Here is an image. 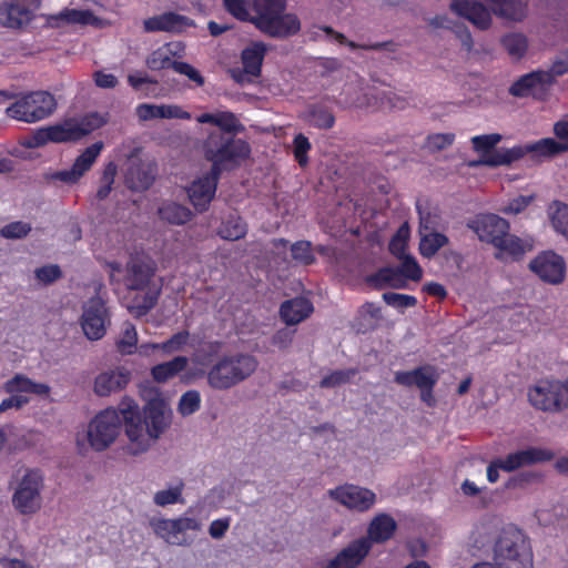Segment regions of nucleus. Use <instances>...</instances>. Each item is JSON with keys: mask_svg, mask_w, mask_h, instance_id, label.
Wrapping results in <instances>:
<instances>
[{"mask_svg": "<svg viewBox=\"0 0 568 568\" xmlns=\"http://www.w3.org/2000/svg\"><path fill=\"white\" fill-rule=\"evenodd\" d=\"M45 180L50 181V182L60 181L65 184H73V183H77L80 180V178L72 166L69 170H61V171L47 173Z\"/></svg>", "mask_w": 568, "mask_h": 568, "instance_id": "obj_64", "label": "nucleus"}, {"mask_svg": "<svg viewBox=\"0 0 568 568\" xmlns=\"http://www.w3.org/2000/svg\"><path fill=\"white\" fill-rule=\"evenodd\" d=\"M437 379L438 374L432 366H424L409 372H397L395 375L396 383L404 386L415 385L419 389L433 388Z\"/></svg>", "mask_w": 568, "mask_h": 568, "instance_id": "obj_29", "label": "nucleus"}, {"mask_svg": "<svg viewBox=\"0 0 568 568\" xmlns=\"http://www.w3.org/2000/svg\"><path fill=\"white\" fill-rule=\"evenodd\" d=\"M552 458V452L547 448L529 447L508 454L504 457L503 459L505 464L503 465V470L510 473L525 466L548 462Z\"/></svg>", "mask_w": 568, "mask_h": 568, "instance_id": "obj_20", "label": "nucleus"}, {"mask_svg": "<svg viewBox=\"0 0 568 568\" xmlns=\"http://www.w3.org/2000/svg\"><path fill=\"white\" fill-rule=\"evenodd\" d=\"M103 149L102 142H95L88 146L74 161L73 169L81 179L91 169Z\"/></svg>", "mask_w": 568, "mask_h": 568, "instance_id": "obj_45", "label": "nucleus"}, {"mask_svg": "<svg viewBox=\"0 0 568 568\" xmlns=\"http://www.w3.org/2000/svg\"><path fill=\"white\" fill-rule=\"evenodd\" d=\"M383 300L389 306H393L400 311L408 308V307H413L417 303L416 297H414L412 295L398 294V293H384Z\"/></svg>", "mask_w": 568, "mask_h": 568, "instance_id": "obj_56", "label": "nucleus"}, {"mask_svg": "<svg viewBox=\"0 0 568 568\" xmlns=\"http://www.w3.org/2000/svg\"><path fill=\"white\" fill-rule=\"evenodd\" d=\"M371 551L369 540L358 538L343 548L325 568H356Z\"/></svg>", "mask_w": 568, "mask_h": 568, "instance_id": "obj_19", "label": "nucleus"}, {"mask_svg": "<svg viewBox=\"0 0 568 568\" xmlns=\"http://www.w3.org/2000/svg\"><path fill=\"white\" fill-rule=\"evenodd\" d=\"M185 485L182 479H175L169 483L164 488L153 494V504L158 507H166L176 504H183V491Z\"/></svg>", "mask_w": 568, "mask_h": 568, "instance_id": "obj_36", "label": "nucleus"}, {"mask_svg": "<svg viewBox=\"0 0 568 568\" xmlns=\"http://www.w3.org/2000/svg\"><path fill=\"white\" fill-rule=\"evenodd\" d=\"M57 108L55 99L45 91H36L21 97L7 108L11 119L26 123H34L48 118Z\"/></svg>", "mask_w": 568, "mask_h": 568, "instance_id": "obj_10", "label": "nucleus"}, {"mask_svg": "<svg viewBox=\"0 0 568 568\" xmlns=\"http://www.w3.org/2000/svg\"><path fill=\"white\" fill-rule=\"evenodd\" d=\"M547 212L554 230L568 240V204L554 201Z\"/></svg>", "mask_w": 568, "mask_h": 568, "instance_id": "obj_42", "label": "nucleus"}, {"mask_svg": "<svg viewBox=\"0 0 568 568\" xmlns=\"http://www.w3.org/2000/svg\"><path fill=\"white\" fill-rule=\"evenodd\" d=\"M449 8L479 30H488L493 26L489 7L479 0H452Z\"/></svg>", "mask_w": 568, "mask_h": 568, "instance_id": "obj_16", "label": "nucleus"}, {"mask_svg": "<svg viewBox=\"0 0 568 568\" xmlns=\"http://www.w3.org/2000/svg\"><path fill=\"white\" fill-rule=\"evenodd\" d=\"M33 274L37 283L42 286L50 285L62 276L60 267L55 264L38 267Z\"/></svg>", "mask_w": 568, "mask_h": 568, "instance_id": "obj_54", "label": "nucleus"}, {"mask_svg": "<svg viewBox=\"0 0 568 568\" xmlns=\"http://www.w3.org/2000/svg\"><path fill=\"white\" fill-rule=\"evenodd\" d=\"M531 201L532 196L519 195L505 204L500 211L505 214H519L530 204Z\"/></svg>", "mask_w": 568, "mask_h": 568, "instance_id": "obj_61", "label": "nucleus"}, {"mask_svg": "<svg viewBox=\"0 0 568 568\" xmlns=\"http://www.w3.org/2000/svg\"><path fill=\"white\" fill-rule=\"evenodd\" d=\"M293 260L297 264L310 265L315 261L311 243L307 241H298L291 246Z\"/></svg>", "mask_w": 568, "mask_h": 568, "instance_id": "obj_53", "label": "nucleus"}, {"mask_svg": "<svg viewBox=\"0 0 568 568\" xmlns=\"http://www.w3.org/2000/svg\"><path fill=\"white\" fill-rule=\"evenodd\" d=\"M106 123V115L98 112L62 122L67 141L79 140Z\"/></svg>", "mask_w": 568, "mask_h": 568, "instance_id": "obj_21", "label": "nucleus"}, {"mask_svg": "<svg viewBox=\"0 0 568 568\" xmlns=\"http://www.w3.org/2000/svg\"><path fill=\"white\" fill-rule=\"evenodd\" d=\"M135 114L142 122L163 119L162 104L142 103L135 108Z\"/></svg>", "mask_w": 568, "mask_h": 568, "instance_id": "obj_57", "label": "nucleus"}, {"mask_svg": "<svg viewBox=\"0 0 568 568\" xmlns=\"http://www.w3.org/2000/svg\"><path fill=\"white\" fill-rule=\"evenodd\" d=\"M503 49L513 60H520L528 50V39L521 32H508L500 39Z\"/></svg>", "mask_w": 568, "mask_h": 568, "instance_id": "obj_41", "label": "nucleus"}, {"mask_svg": "<svg viewBox=\"0 0 568 568\" xmlns=\"http://www.w3.org/2000/svg\"><path fill=\"white\" fill-rule=\"evenodd\" d=\"M327 495L331 499L355 513H366L377 501V495L372 489L354 484L337 486L329 489Z\"/></svg>", "mask_w": 568, "mask_h": 568, "instance_id": "obj_11", "label": "nucleus"}, {"mask_svg": "<svg viewBox=\"0 0 568 568\" xmlns=\"http://www.w3.org/2000/svg\"><path fill=\"white\" fill-rule=\"evenodd\" d=\"M199 123L213 124L220 128L222 131L232 133L239 132L243 129L237 118L230 111H216L213 113H202L196 116Z\"/></svg>", "mask_w": 568, "mask_h": 568, "instance_id": "obj_35", "label": "nucleus"}, {"mask_svg": "<svg viewBox=\"0 0 568 568\" xmlns=\"http://www.w3.org/2000/svg\"><path fill=\"white\" fill-rule=\"evenodd\" d=\"M183 47L180 42H170L154 50L146 59V65L151 70L173 68V58L180 54Z\"/></svg>", "mask_w": 568, "mask_h": 568, "instance_id": "obj_33", "label": "nucleus"}, {"mask_svg": "<svg viewBox=\"0 0 568 568\" xmlns=\"http://www.w3.org/2000/svg\"><path fill=\"white\" fill-rule=\"evenodd\" d=\"M320 30L323 31L324 33H326L327 36H332L334 38V40L337 41L338 43L348 45L352 50H355V49L382 50L383 48H386L388 45L387 43H374V44H369V45L356 44L353 41H347L346 38L342 33L334 32L328 27L321 28Z\"/></svg>", "mask_w": 568, "mask_h": 568, "instance_id": "obj_58", "label": "nucleus"}, {"mask_svg": "<svg viewBox=\"0 0 568 568\" xmlns=\"http://www.w3.org/2000/svg\"><path fill=\"white\" fill-rule=\"evenodd\" d=\"M494 562L497 568H532L531 548L521 531H504L495 546Z\"/></svg>", "mask_w": 568, "mask_h": 568, "instance_id": "obj_6", "label": "nucleus"}, {"mask_svg": "<svg viewBox=\"0 0 568 568\" xmlns=\"http://www.w3.org/2000/svg\"><path fill=\"white\" fill-rule=\"evenodd\" d=\"M398 260L400 261V265L398 267H386L374 275L373 281L375 284L381 286H390L394 288H404L407 280L419 281L422 278L423 270L412 255H407Z\"/></svg>", "mask_w": 568, "mask_h": 568, "instance_id": "obj_12", "label": "nucleus"}, {"mask_svg": "<svg viewBox=\"0 0 568 568\" xmlns=\"http://www.w3.org/2000/svg\"><path fill=\"white\" fill-rule=\"evenodd\" d=\"M229 13L242 21H251L265 34L271 37H287L296 33L300 21L294 14H283L284 0H254L253 12L246 0H223Z\"/></svg>", "mask_w": 568, "mask_h": 568, "instance_id": "obj_4", "label": "nucleus"}, {"mask_svg": "<svg viewBox=\"0 0 568 568\" xmlns=\"http://www.w3.org/2000/svg\"><path fill=\"white\" fill-rule=\"evenodd\" d=\"M38 6V0H4L0 3V23L7 28H21L31 21Z\"/></svg>", "mask_w": 568, "mask_h": 568, "instance_id": "obj_15", "label": "nucleus"}, {"mask_svg": "<svg viewBox=\"0 0 568 568\" xmlns=\"http://www.w3.org/2000/svg\"><path fill=\"white\" fill-rule=\"evenodd\" d=\"M358 314L367 322L366 327L373 326L382 317L381 308L375 303H365L359 308Z\"/></svg>", "mask_w": 568, "mask_h": 568, "instance_id": "obj_63", "label": "nucleus"}, {"mask_svg": "<svg viewBox=\"0 0 568 568\" xmlns=\"http://www.w3.org/2000/svg\"><path fill=\"white\" fill-rule=\"evenodd\" d=\"M409 239V227L405 223L403 224L393 236L389 243V251L397 258L407 256L406 246Z\"/></svg>", "mask_w": 568, "mask_h": 568, "instance_id": "obj_50", "label": "nucleus"}, {"mask_svg": "<svg viewBox=\"0 0 568 568\" xmlns=\"http://www.w3.org/2000/svg\"><path fill=\"white\" fill-rule=\"evenodd\" d=\"M551 83L550 74L544 70L532 71L520 77L509 88V93L517 98H525L532 94L536 90H542Z\"/></svg>", "mask_w": 568, "mask_h": 568, "instance_id": "obj_26", "label": "nucleus"}, {"mask_svg": "<svg viewBox=\"0 0 568 568\" xmlns=\"http://www.w3.org/2000/svg\"><path fill=\"white\" fill-rule=\"evenodd\" d=\"M112 283L122 284L135 296L128 308L135 316L146 314L156 303L161 285L155 280L156 264L145 254H134L123 267L119 262L108 263Z\"/></svg>", "mask_w": 568, "mask_h": 568, "instance_id": "obj_3", "label": "nucleus"}, {"mask_svg": "<svg viewBox=\"0 0 568 568\" xmlns=\"http://www.w3.org/2000/svg\"><path fill=\"white\" fill-rule=\"evenodd\" d=\"M138 344V333L131 323L123 325L122 335L116 342V347L121 354L131 355L135 353Z\"/></svg>", "mask_w": 568, "mask_h": 568, "instance_id": "obj_48", "label": "nucleus"}, {"mask_svg": "<svg viewBox=\"0 0 568 568\" xmlns=\"http://www.w3.org/2000/svg\"><path fill=\"white\" fill-rule=\"evenodd\" d=\"M3 390L10 395L33 394L48 398L51 387L45 383H37L23 374H16L3 384Z\"/></svg>", "mask_w": 568, "mask_h": 568, "instance_id": "obj_25", "label": "nucleus"}, {"mask_svg": "<svg viewBox=\"0 0 568 568\" xmlns=\"http://www.w3.org/2000/svg\"><path fill=\"white\" fill-rule=\"evenodd\" d=\"M153 181L151 173L142 170L139 165L132 162V165L125 174V183L128 186L135 191L148 189Z\"/></svg>", "mask_w": 568, "mask_h": 568, "instance_id": "obj_47", "label": "nucleus"}, {"mask_svg": "<svg viewBox=\"0 0 568 568\" xmlns=\"http://www.w3.org/2000/svg\"><path fill=\"white\" fill-rule=\"evenodd\" d=\"M336 103L342 108H364L368 106V98L364 92V81L354 75L343 88Z\"/></svg>", "mask_w": 568, "mask_h": 568, "instance_id": "obj_28", "label": "nucleus"}, {"mask_svg": "<svg viewBox=\"0 0 568 568\" xmlns=\"http://www.w3.org/2000/svg\"><path fill=\"white\" fill-rule=\"evenodd\" d=\"M419 253L427 258L433 257L442 247L448 243V237L429 226L427 217L420 216L419 225Z\"/></svg>", "mask_w": 568, "mask_h": 568, "instance_id": "obj_27", "label": "nucleus"}, {"mask_svg": "<svg viewBox=\"0 0 568 568\" xmlns=\"http://www.w3.org/2000/svg\"><path fill=\"white\" fill-rule=\"evenodd\" d=\"M201 406V396L197 390H187L185 392L178 404V412L182 416H190L197 412Z\"/></svg>", "mask_w": 568, "mask_h": 568, "instance_id": "obj_51", "label": "nucleus"}, {"mask_svg": "<svg viewBox=\"0 0 568 568\" xmlns=\"http://www.w3.org/2000/svg\"><path fill=\"white\" fill-rule=\"evenodd\" d=\"M150 526L165 542L173 546H190L194 541L190 532L200 531L203 525L199 518L189 516L186 511L178 518H154Z\"/></svg>", "mask_w": 568, "mask_h": 568, "instance_id": "obj_9", "label": "nucleus"}, {"mask_svg": "<svg viewBox=\"0 0 568 568\" xmlns=\"http://www.w3.org/2000/svg\"><path fill=\"white\" fill-rule=\"evenodd\" d=\"M469 227L480 241L495 245L508 232L509 223L496 214H480L469 223Z\"/></svg>", "mask_w": 568, "mask_h": 568, "instance_id": "obj_17", "label": "nucleus"}, {"mask_svg": "<svg viewBox=\"0 0 568 568\" xmlns=\"http://www.w3.org/2000/svg\"><path fill=\"white\" fill-rule=\"evenodd\" d=\"M258 367L257 358L248 353H233L220 357L207 371L206 383L214 390H229L247 378Z\"/></svg>", "mask_w": 568, "mask_h": 568, "instance_id": "obj_5", "label": "nucleus"}, {"mask_svg": "<svg viewBox=\"0 0 568 568\" xmlns=\"http://www.w3.org/2000/svg\"><path fill=\"white\" fill-rule=\"evenodd\" d=\"M355 375L354 369L336 371L321 381V387L331 388L345 384Z\"/></svg>", "mask_w": 568, "mask_h": 568, "instance_id": "obj_59", "label": "nucleus"}, {"mask_svg": "<svg viewBox=\"0 0 568 568\" xmlns=\"http://www.w3.org/2000/svg\"><path fill=\"white\" fill-rule=\"evenodd\" d=\"M247 232L246 224L237 215H230L219 229V235L229 241L242 239Z\"/></svg>", "mask_w": 568, "mask_h": 568, "instance_id": "obj_44", "label": "nucleus"}, {"mask_svg": "<svg viewBox=\"0 0 568 568\" xmlns=\"http://www.w3.org/2000/svg\"><path fill=\"white\" fill-rule=\"evenodd\" d=\"M397 528L395 519L387 514L376 515L369 523L366 539L369 545L373 542H383L390 539Z\"/></svg>", "mask_w": 568, "mask_h": 568, "instance_id": "obj_30", "label": "nucleus"}, {"mask_svg": "<svg viewBox=\"0 0 568 568\" xmlns=\"http://www.w3.org/2000/svg\"><path fill=\"white\" fill-rule=\"evenodd\" d=\"M48 22L52 27L67 26H99L101 20L88 9L65 8L57 14L49 17Z\"/></svg>", "mask_w": 568, "mask_h": 568, "instance_id": "obj_24", "label": "nucleus"}, {"mask_svg": "<svg viewBox=\"0 0 568 568\" xmlns=\"http://www.w3.org/2000/svg\"><path fill=\"white\" fill-rule=\"evenodd\" d=\"M313 312L312 303L303 297L286 301L281 306V317L287 325L304 321Z\"/></svg>", "mask_w": 568, "mask_h": 568, "instance_id": "obj_31", "label": "nucleus"}, {"mask_svg": "<svg viewBox=\"0 0 568 568\" xmlns=\"http://www.w3.org/2000/svg\"><path fill=\"white\" fill-rule=\"evenodd\" d=\"M159 215L162 220L178 225L191 219L190 210L176 203H164L159 209Z\"/></svg>", "mask_w": 568, "mask_h": 568, "instance_id": "obj_46", "label": "nucleus"}, {"mask_svg": "<svg viewBox=\"0 0 568 568\" xmlns=\"http://www.w3.org/2000/svg\"><path fill=\"white\" fill-rule=\"evenodd\" d=\"M190 339V334L186 331L174 334L168 341L160 343L162 355L168 356L184 349Z\"/></svg>", "mask_w": 568, "mask_h": 568, "instance_id": "obj_52", "label": "nucleus"}, {"mask_svg": "<svg viewBox=\"0 0 568 568\" xmlns=\"http://www.w3.org/2000/svg\"><path fill=\"white\" fill-rule=\"evenodd\" d=\"M454 140L453 133H435L428 136L427 145L433 151H439L452 145Z\"/></svg>", "mask_w": 568, "mask_h": 568, "instance_id": "obj_60", "label": "nucleus"}, {"mask_svg": "<svg viewBox=\"0 0 568 568\" xmlns=\"http://www.w3.org/2000/svg\"><path fill=\"white\" fill-rule=\"evenodd\" d=\"M44 489V475L38 468L26 469L18 479L11 503L18 514L33 516L43 505L42 491Z\"/></svg>", "mask_w": 568, "mask_h": 568, "instance_id": "obj_7", "label": "nucleus"}, {"mask_svg": "<svg viewBox=\"0 0 568 568\" xmlns=\"http://www.w3.org/2000/svg\"><path fill=\"white\" fill-rule=\"evenodd\" d=\"M494 246L504 254L519 258L534 248V240L529 236L520 239L506 232V235H503L499 243H496Z\"/></svg>", "mask_w": 568, "mask_h": 568, "instance_id": "obj_34", "label": "nucleus"}, {"mask_svg": "<svg viewBox=\"0 0 568 568\" xmlns=\"http://www.w3.org/2000/svg\"><path fill=\"white\" fill-rule=\"evenodd\" d=\"M131 381V372L124 367L103 371L93 382V392L99 397H108L123 390Z\"/></svg>", "mask_w": 568, "mask_h": 568, "instance_id": "obj_18", "label": "nucleus"}, {"mask_svg": "<svg viewBox=\"0 0 568 568\" xmlns=\"http://www.w3.org/2000/svg\"><path fill=\"white\" fill-rule=\"evenodd\" d=\"M108 322V310L101 297H92L83 304L80 323L84 335L89 339L98 341L102 338L106 332Z\"/></svg>", "mask_w": 568, "mask_h": 568, "instance_id": "obj_13", "label": "nucleus"}, {"mask_svg": "<svg viewBox=\"0 0 568 568\" xmlns=\"http://www.w3.org/2000/svg\"><path fill=\"white\" fill-rule=\"evenodd\" d=\"M302 118L310 125L318 129H329L335 123V118L331 110L321 104H311L303 112Z\"/></svg>", "mask_w": 568, "mask_h": 568, "instance_id": "obj_40", "label": "nucleus"}, {"mask_svg": "<svg viewBox=\"0 0 568 568\" xmlns=\"http://www.w3.org/2000/svg\"><path fill=\"white\" fill-rule=\"evenodd\" d=\"M501 140L503 136L499 133L483 134L473 136L471 144L474 151L481 158L489 154Z\"/></svg>", "mask_w": 568, "mask_h": 568, "instance_id": "obj_49", "label": "nucleus"}, {"mask_svg": "<svg viewBox=\"0 0 568 568\" xmlns=\"http://www.w3.org/2000/svg\"><path fill=\"white\" fill-rule=\"evenodd\" d=\"M491 17L504 21L520 23L528 17L527 0H485Z\"/></svg>", "mask_w": 568, "mask_h": 568, "instance_id": "obj_23", "label": "nucleus"}, {"mask_svg": "<svg viewBox=\"0 0 568 568\" xmlns=\"http://www.w3.org/2000/svg\"><path fill=\"white\" fill-rule=\"evenodd\" d=\"M529 266L541 281L548 284H560L566 277V263L562 256L552 251L540 253Z\"/></svg>", "mask_w": 568, "mask_h": 568, "instance_id": "obj_14", "label": "nucleus"}, {"mask_svg": "<svg viewBox=\"0 0 568 568\" xmlns=\"http://www.w3.org/2000/svg\"><path fill=\"white\" fill-rule=\"evenodd\" d=\"M205 158L212 162L209 173L190 185L187 194L193 206L203 212L213 200L221 171L237 166L248 158L251 148L241 139H230L223 133L211 131L203 144Z\"/></svg>", "mask_w": 568, "mask_h": 568, "instance_id": "obj_2", "label": "nucleus"}, {"mask_svg": "<svg viewBox=\"0 0 568 568\" xmlns=\"http://www.w3.org/2000/svg\"><path fill=\"white\" fill-rule=\"evenodd\" d=\"M267 48L261 42H253L242 52V62L246 73L257 77Z\"/></svg>", "mask_w": 568, "mask_h": 568, "instance_id": "obj_38", "label": "nucleus"}, {"mask_svg": "<svg viewBox=\"0 0 568 568\" xmlns=\"http://www.w3.org/2000/svg\"><path fill=\"white\" fill-rule=\"evenodd\" d=\"M523 158V150L520 145H515L509 149L493 150L489 154L479 158L477 161L469 163L470 166L487 165V166H500L510 165L511 163Z\"/></svg>", "mask_w": 568, "mask_h": 568, "instance_id": "obj_32", "label": "nucleus"}, {"mask_svg": "<svg viewBox=\"0 0 568 568\" xmlns=\"http://www.w3.org/2000/svg\"><path fill=\"white\" fill-rule=\"evenodd\" d=\"M294 154L297 162L303 166L307 163V152L311 149V143L306 136L298 134L294 139Z\"/></svg>", "mask_w": 568, "mask_h": 568, "instance_id": "obj_62", "label": "nucleus"}, {"mask_svg": "<svg viewBox=\"0 0 568 568\" xmlns=\"http://www.w3.org/2000/svg\"><path fill=\"white\" fill-rule=\"evenodd\" d=\"M189 364L185 356H176L171 361L160 363L152 367L151 375L158 383H165L183 372Z\"/></svg>", "mask_w": 568, "mask_h": 568, "instance_id": "obj_37", "label": "nucleus"}, {"mask_svg": "<svg viewBox=\"0 0 568 568\" xmlns=\"http://www.w3.org/2000/svg\"><path fill=\"white\" fill-rule=\"evenodd\" d=\"M528 403L537 410L556 414L568 408V394L565 382L556 378H541L527 388Z\"/></svg>", "mask_w": 568, "mask_h": 568, "instance_id": "obj_8", "label": "nucleus"}, {"mask_svg": "<svg viewBox=\"0 0 568 568\" xmlns=\"http://www.w3.org/2000/svg\"><path fill=\"white\" fill-rule=\"evenodd\" d=\"M31 231V224L23 221H16L6 224L0 230V235L8 240H19L26 237Z\"/></svg>", "mask_w": 568, "mask_h": 568, "instance_id": "obj_55", "label": "nucleus"}, {"mask_svg": "<svg viewBox=\"0 0 568 568\" xmlns=\"http://www.w3.org/2000/svg\"><path fill=\"white\" fill-rule=\"evenodd\" d=\"M523 158L527 153H534L536 156H550L568 150V142H557L551 138L541 139L537 142L520 145Z\"/></svg>", "mask_w": 568, "mask_h": 568, "instance_id": "obj_39", "label": "nucleus"}, {"mask_svg": "<svg viewBox=\"0 0 568 568\" xmlns=\"http://www.w3.org/2000/svg\"><path fill=\"white\" fill-rule=\"evenodd\" d=\"M49 141L52 142H67L63 124L49 126L45 129L38 130L31 140L28 142V146L37 148Z\"/></svg>", "mask_w": 568, "mask_h": 568, "instance_id": "obj_43", "label": "nucleus"}, {"mask_svg": "<svg viewBox=\"0 0 568 568\" xmlns=\"http://www.w3.org/2000/svg\"><path fill=\"white\" fill-rule=\"evenodd\" d=\"M173 412L161 396L150 398L141 408L138 402L123 396L116 406H109L94 415L87 429L79 432L75 443L81 452L101 453L110 448L124 429L123 450L128 456L146 454L172 425Z\"/></svg>", "mask_w": 568, "mask_h": 568, "instance_id": "obj_1", "label": "nucleus"}, {"mask_svg": "<svg viewBox=\"0 0 568 568\" xmlns=\"http://www.w3.org/2000/svg\"><path fill=\"white\" fill-rule=\"evenodd\" d=\"M193 26L194 22L190 18L175 12H164L143 21L146 32H182Z\"/></svg>", "mask_w": 568, "mask_h": 568, "instance_id": "obj_22", "label": "nucleus"}]
</instances>
